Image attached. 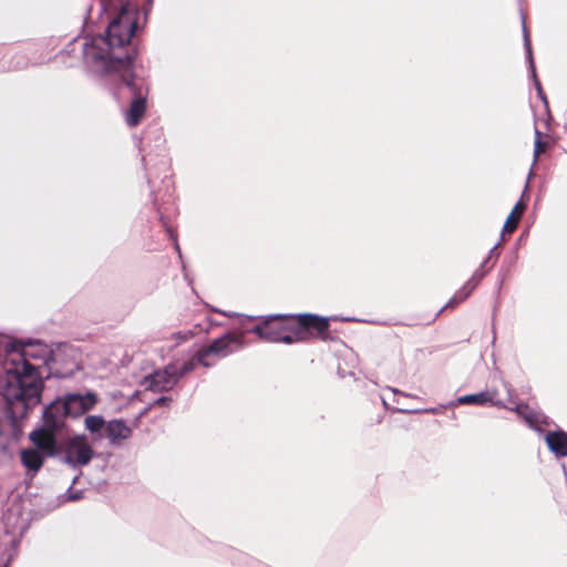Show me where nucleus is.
Instances as JSON below:
<instances>
[{
  "label": "nucleus",
  "mask_w": 567,
  "mask_h": 567,
  "mask_svg": "<svg viewBox=\"0 0 567 567\" xmlns=\"http://www.w3.org/2000/svg\"><path fill=\"white\" fill-rule=\"evenodd\" d=\"M137 17L136 8L125 3L110 22L105 37L84 43V58L93 72L101 75L118 73L127 86L133 85L128 79L132 60L128 44L136 30Z\"/></svg>",
  "instance_id": "f257e3e1"
},
{
  "label": "nucleus",
  "mask_w": 567,
  "mask_h": 567,
  "mask_svg": "<svg viewBox=\"0 0 567 567\" xmlns=\"http://www.w3.org/2000/svg\"><path fill=\"white\" fill-rule=\"evenodd\" d=\"M40 352H45L41 344L23 347L18 358H12L10 367L7 368L1 394L11 410L21 404V411L16 412L21 417L41 400L43 382L37 369L28 361L30 358H38Z\"/></svg>",
  "instance_id": "f03ea898"
},
{
  "label": "nucleus",
  "mask_w": 567,
  "mask_h": 567,
  "mask_svg": "<svg viewBox=\"0 0 567 567\" xmlns=\"http://www.w3.org/2000/svg\"><path fill=\"white\" fill-rule=\"evenodd\" d=\"M281 316H270L260 324L256 326L251 332L256 333L261 340L268 342H284L287 344L301 341L305 336V329L312 328L318 333L327 332L329 323L326 318L313 315L299 316V327L290 328L288 324L276 322Z\"/></svg>",
  "instance_id": "7ed1b4c3"
},
{
  "label": "nucleus",
  "mask_w": 567,
  "mask_h": 567,
  "mask_svg": "<svg viewBox=\"0 0 567 567\" xmlns=\"http://www.w3.org/2000/svg\"><path fill=\"white\" fill-rule=\"evenodd\" d=\"M241 346L243 342L239 337L235 334H225L224 337L216 339L209 347L198 352V363L206 368L212 367L218 359L238 350Z\"/></svg>",
  "instance_id": "20e7f679"
},
{
  "label": "nucleus",
  "mask_w": 567,
  "mask_h": 567,
  "mask_svg": "<svg viewBox=\"0 0 567 567\" xmlns=\"http://www.w3.org/2000/svg\"><path fill=\"white\" fill-rule=\"evenodd\" d=\"M93 454V449L84 435L70 437L65 443L64 462L73 467L87 465Z\"/></svg>",
  "instance_id": "39448f33"
},
{
  "label": "nucleus",
  "mask_w": 567,
  "mask_h": 567,
  "mask_svg": "<svg viewBox=\"0 0 567 567\" xmlns=\"http://www.w3.org/2000/svg\"><path fill=\"white\" fill-rule=\"evenodd\" d=\"M178 381L177 365L168 364L163 370L145 377L142 384L153 392L171 390Z\"/></svg>",
  "instance_id": "423d86ee"
},
{
  "label": "nucleus",
  "mask_w": 567,
  "mask_h": 567,
  "mask_svg": "<svg viewBox=\"0 0 567 567\" xmlns=\"http://www.w3.org/2000/svg\"><path fill=\"white\" fill-rule=\"evenodd\" d=\"M61 402L66 410L68 415L79 416L86 411L92 410L97 402V398L92 392H87L85 394L72 393L68 394Z\"/></svg>",
  "instance_id": "0eeeda50"
},
{
  "label": "nucleus",
  "mask_w": 567,
  "mask_h": 567,
  "mask_svg": "<svg viewBox=\"0 0 567 567\" xmlns=\"http://www.w3.org/2000/svg\"><path fill=\"white\" fill-rule=\"evenodd\" d=\"M55 432L43 425L40 429L33 430L29 439L34 444L35 450L45 456H54L58 452Z\"/></svg>",
  "instance_id": "6e6552de"
},
{
  "label": "nucleus",
  "mask_w": 567,
  "mask_h": 567,
  "mask_svg": "<svg viewBox=\"0 0 567 567\" xmlns=\"http://www.w3.org/2000/svg\"><path fill=\"white\" fill-rule=\"evenodd\" d=\"M68 415L61 400L52 402L43 412V425L58 431L63 426L64 416Z\"/></svg>",
  "instance_id": "1a4fd4ad"
},
{
  "label": "nucleus",
  "mask_w": 567,
  "mask_h": 567,
  "mask_svg": "<svg viewBox=\"0 0 567 567\" xmlns=\"http://www.w3.org/2000/svg\"><path fill=\"white\" fill-rule=\"evenodd\" d=\"M496 396H497L496 390H486V391H482V392L475 393V394L462 395V396L457 398L456 403L457 404H474V405L491 404V405H495V406L507 408L505 404H503V402L501 400H497Z\"/></svg>",
  "instance_id": "9d476101"
},
{
  "label": "nucleus",
  "mask_w": 567,
  "mask_h": 567,
  "mask_svg": "<svg viewBox=\"0 0 567 567\" xmlns=\"http://www.w3.org/2000/svg\"><path fill=\"white\" fill-rule=\"evenodd\" d=\"M106 437L112 444H121L122 441L127 440L131 434V427L123 420H112L105 427Z\"/></svg>",
  "instance_id": "9b49d317"
},
{
  "label": "nucleus",
  "mask_w": 567,
  "mask_h": 567,
  "mask_svg": "<svg viewBox=\"0 0 567 567\" xmlns=\"http://www.w3.org/2000/svg\"><path fill=\"white\" fill-rule=\"evenodd\" d=\"M548 449L557 456H567V433L563 431L548 432L545 435Z\"/></svg>",
  "instance_id": "f8f14e48"
},
{
  "label": "nucleus",
  "mask_w": 567,
  "mask_h": 567,
  "mask_svg": "<svg viewBox=\"0 0 567 567\" xmlns=\"http://www.w3.org/2000/svg\"><path fill=\"white\" fill-rule=\"evenodd\" d=\"M20 458L23 466L37 473L42 467L45 455L35 449H24L20 452Z\"/></svg>",
  "instance_id": "ddd939ff"
},
{
  "label": "nucleus",
  "mask_w": 567,
  "mask_h": 567,
  "mask_svg": "<svg viewBox=\"0 0 567 567\" xmlns=\"http://www.w3.org/2000/svg\"><path fill=\"white\" fill-rule=\"evenodd\" d=\"M509 410L515 411L519 416H522L525 422L535 430H540L542 424H547L545 417L529 409L526 404H517L515 408H508Z\"/></svg>",
  "instance_id": "4468645a"
},
{
  "label": "nucleus",
  "mask_w": 567,
  "mask_h": 567,
  "mask_svg": "<svg viewBox=\"0 0 567 567\" xmlns=\"http://www.w3.org/2000/svg\"><path fill=\"white\" fill-rule=\"evenodd\" d=\"M522 22H523V33H524V45H525L527 59L529 61V66H530V70H532V74H533V78H534L535 87L537 90L538 96L547 104V99H546V96H545V94L543 92L542 85H540V83H539V81L537 80V76H536L534 60H533V55H532L530 40H529V35H528V32H527V29H526V25H525V17H522Z\"/></svg>",
  "instance_id": "2eb2a0df"
},
{
  "label": "nucleus",
  "mask_w": 567,
  "mask_h": 567,
  "mask_svg": "<svg viewBox=\"0 0 567 567\" xmlns=\"http://www.w3.org/2000/svg\"><path fill=\"white\" fill-rule=\"evenodd\" d=\"M146 111V103L143 97L135 99L128 111L126 112L125 120L128 126H136Z\"/></svg>",
  "instance_id": "dca6fc26"
},
{
  "label": "nucleus",
  "mask_w": 567,
  "mask_h": 567,
  "mask_svg": "<svg viewBox=\"0 0 567 567\" xmlns=\"http://www.w3.org/2000/svg\"><path fill=\"white\" fill-rule=\"evenodd\" d=\"M478 278H476V276H473L472 279H470L451 299L450 301L447 302V305L445 306L446 308L447 307H454L456 305H458L460 302H462L463 300H465L470 295L471 292L475 289V287L477 286L478 284Z\"/></svg>",
  "instance_id": "f3484780"
},
{
  "label": "nucleus",
  "mask_w": 567,
  "mask_h": 567,
  "mask_svg": "<svg viewBox=\"0 0 567 567\" xmlns=\"http://www.w3.org/2000/svg\"><path fill=\"white\" fill-rule=\"evenodd\" d=\"M525 210V205L523 204V202H518L513 210L511 212L509 216L507 217L505 224H504V227H503V231H514L517 227V224L523 215Z\"/></svg>",
  "instance_id": "a211bd4d"
},
{
  "label": "nucleus",
  "mask_w": 567,
  "mask_h": 567,
  "mask_svg": "<svg viewBox=\"0 0 567 567\" xmlns=\"http://www.w3.org/2000/svg\"><path fill=\"white\" fill-rule=\"evenodd\" d=\"M84 425L91 433H99L106 427L105 421L101 415H87L84 420Z\"/></svg>",
  "instance_id": "6ab92c4d"
},
{
  "label": "nucleus",
  "mask_w": 567,
  "mask_h": 567,
  "mask_svg": "<svg viewBox=\"0 0 567 567\" xmlns=\"http://www.w3.org/2000/svg\"><path fill=\"white\" fill-rule=\"evenodd\" d=\"M194 334H195V332L193 330H187V331H183V332L181 331V332H176V333L172 334V340L177 346L183 342H186L187 340L193 338Z\"/></svg>",
  "instance_id": "aec40b11"
},
{
  "label": "nucleus",
  "mask_w": 567,
  "mask_h": 567,
  "mask_svg": "<svg viewBox=\"0 0 567 567\" xmlns=\"http://www.w3.org/2000/svg\"><path fill=\"white\" fill-rule=\"evenodd\" d=\"M545 151V144L542 142V133L536 130L535 150H534V162L537 161L539 154Z\"/></svg>",
  "instance_id": "412c9836"
},
{
  "label": "nucleus",
  "mask_w": 567,
  "mask_h": 567,
  "mask_svg": "<svg viewBox=\"0 0 567 567\" xmlns=\"http://www.w3.org/2000/svg\"><path fill=\"white\" fill-rule=\"evenodd\" d=\"M196 362L197 361H195V360H189V361L185 362L181 368L177 367L178 379L181 377H183L184 374L193 371L196 365Z\"/></svg>",
  "instance_id": "4be33fe9"
},
{
  "label": "nucleus",
  "mask_w": 567,
  "mask_h": 567,
  "mask_svg": "<svg viewBox=\"0 0 567 567\" xmlns=\"http://www.w3.org/2000/svg\"><path fill=\"white\" fill-rule=\"evenodd\" d=\"M68 497L70 501H76L81 497V495L80 493H70Z\"/></svg>",
  "instance_id": "5701e85b"
},
{
  "label": "nucleus",
  "mask_w": 567,
  "mask_h": 567,
  "mask_svg": "<svg viewBox=\"0 0 567 567\" xmlns=\"http://www.w3.org/2000/svg\"><path fill=\"white\" fill-rule=\"evenodd\" d=\"M53 361H58V353L56 352L53 353Z\"/></svg>",
  "instance_id": "b1692460"
},
{
  "label": "nucleus",
  "mask_w": 567,
  "mask_h": 567,
  "mask_svg": "<svg viewBox=\"0 0 567 567\" xmlns=\"http://www.w3.org/2000/svg\"><path fill=\"white\" fill-rule=\"evenodd\" d=\"M165 401H166V398H161L157 402H158V403H163V402H165Z\"/></svg>",
  "instance_id": "393cba45"
}]
</instances>
